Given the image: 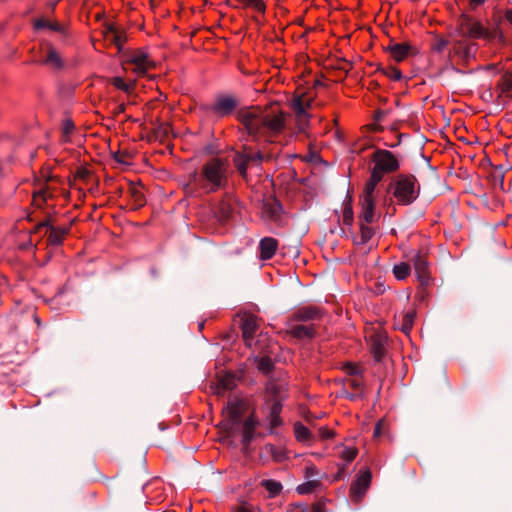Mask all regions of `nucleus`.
<instances>
[{
    "mask_svg": "<svg viewBox=\"0 0 512 512\" xmlns=\"http://www.w3.org/2000/svg\"><path fill=\"white\" fill-rule=\"evenodd\" d=\"M240 119L248 134L255 139L264 137L266 141L273 142L270 138L281 132L284 128L282 113L252 108L243 111Z\"/></svg>",
    "mask_w": 512,
    "mask_h": 512,
    "instance_id": "1",
    "label": "nucleus"
},
{
    "mask_svg": "<svg viewBox=\"0 0 512 512\" xmlns=\"http://www.w3.org/2000/svg\"><path fill=\"white\" fill-rule=\"evenodd\" d=\"M458 37L451 40V52L465 62L476 57L478 46L470 38L492 39L496 36L502 38V34L495 32L492 34L486 30L481 23L473 21L470 18H464L457 30Z\"/></svg>",
    "mask_w": 512,
    "mask_h": 512,
    "instance_id": "2",
    "label": "nucleus"
},
{
    "mask_svg": "<svg viewBox=\"0 0 512 512\" xmlns=\"http://www.w3.org/2000/svg\"><path fill=\"white\" fill-rule=\"evenodd\" d=\"M370 178L366 182L364 192H375L377 185L384 180L386 174L394 173L400 168L398 157L386 149H376L371 155Z\"/></svg>",
    "mask_w": 512,
    "mask_h": 512,
    "instance_id": "3",
    "label": "nucleus"
},
{
    "mask_svg": "<svg viewBox=\"0 0 512 512\" xmlns=\"http://www.w3.org/2000/svg\"><path fill=\"white\" fill-rule=\"evenodd\" d=\"M281 149L278 146L268 148L266 145L261 146L254 151L250 146H244L242 152L238 151L233 156V164L237 172L246 177L248 166L258 167L263 161H270L277 157Z\"/></svg>",
    "mask_w": 512,
    "mask_h": 512,
    "instance_id": "4",
    "label": "nucleus"
},
{
    "mask_svg": "<svg viewBox=\"0 0 512 512\" xmlns=\"http://www.w3.org/2000/svg\"><path fill=\"white\" fill-rule=\"evenodd\" d=\"M232 174L233 169L228 158L213 157L202 167L204 180L216 190L228 188Z\"/></svg>",
    "mask_w": 512,
    "mask_h": 512,
    "instance_id": "5",
    "label": "nucleus"
},
{
    "mask_svg": "<svg viewBox=\"0 0 512 512\" xmlns=\"http://www.w3.org/2000/svg\"><path fill=\"white\" fill-rule=\"evenodd\" d=\"M260 211L263 220L274 223L279 227L284 225L285 213L275 194H263Z\"/></svg>",
    "mask_w": 512,
    "mask_h": 512,
    "instance_id": "6",
    "label": "nucleus"
},
{
    "mask_svg": "<svg viewBox=\"0 0 512 512\" xmlns=\"http://www.w3.org/2000/svg\"><path fill=\"white\" fill-rule=\"evenodd\" d=\"M238 105L239 100L236 96L222 93L216 95L213 103L206 106V110L215 118H224L231 115Z\"/></svg>",
    "mask_w": 512,
    "mask_h": 512,
    "instance_id": "7",
    "label": "nucleus"
},
{
    "mask_svg": "<svg viewBox=\"0 0 512 512\" xmlns=\"http://www.w3.org/2000/svg\"><path fill=\"white\" fill-rule=\"evenodd\" d=\"M433 189V186L421 185L412 174H397L390 177L386 192H420L421 189Z\"/></svg>",
    "mask_w": 512,
    "mask_h": 512,
    "instance_id": "8",
    "label": "nucleus"
},
{
    "mask_svg": "<svg viewBox=\"0 0 512 512\" xmlns=\"http://www.w3.org/2000/svg\"><path fill=\"white\" fill-rule=\"evenodd\" d=\"M258 329L259 324L255 316L248 315L242 320V337L247 347L252 348L253 346H255L253 354H255L256 351H258L259 354L263 352V346L261 345V343L266 340V338L263 335H259V339H257V341L254 342V336L256 335Z\"/></svg>",
    "mask_w": 512,
    "mask_h": 512,
    "instance_id": "9",
    "label": "nucleus"
},
{
    "mask_svg": "<svg viewBox=\"0 0 512 512\" xmlns=\"http://www.w3.org/2000/svg\"><path fill=\"white\" fill-rule=\"evenodd\" d=\"M282 408L283 404L280 403V400L265 401L262 407L263 422L268 428L269 434H276V428L283 424L280 416Z\"/></svg>",
    "mask_w": 512,
    "mask_h": 512,
    "instance_id": "10",
    "label": "nucleus"
},
{
    "mask_svg": "<svg viewBox=\"0 0 512 512\" xmlns=\"http://www.w3.org/2000/svg\"><path fill=\"white\" fill-rule=\"evenodd\" d=\"M33 29L35 32H54L63 39L69 36L68 27L64 23L44 16L34 19Z\"/></svg>",
    "mask_w": 512,
    "mask_h": 512,
    "instance_id": "11",
    "label": "nucleus"
},
{
    "mask_svg": "<svg viewBox=\"0 0 512 512\" xmlns=\"http://www.w3.org/2000/svg\"><path fill=\"white\" fill-rule=\"evenodd\" d=\"M359 205L360 221L365 223H374L377 219L376 199L374 197V194H360Z\"/></svg>",
    "mask_w": 512,
    "mask_h": 512,
    "instance_id": "12",
    "label": "nucleus"
},
{
    "mask_svg": "<svg viewBox=\"0 0 512 512\" xmlns=\"http://www.w3.org/2000/svg\"><path fill=\"white\" fill-rule=\"evenodd\" d=\"M371 479L372 474L368 469L358 475L350 487V496L353 500L360 501L364 497L367 489L370 486Z\"/></svg>",
    "mask_w": 512,
    "mask_h": 512,
    "instance_id": "13",
    "label": "nucleus"
},
{
    "mask_svg": "<svg viewBox=\"0 0 512 512\" xmlns=\"http://www.w3.org/2000/svg\"><path fill=\"white\" fill-rule=\"evenodd\" d=\"M287 387L288 385L284 380L270 379L266 385V392L268 394L266 401L280 400V403L283 404L287 397Z\"/></svg>",
    "mask_w": 512,
    "mask_h": 512,
    "instance_id": "14",
    "label": "nucleus"
},
{
    "mask_svg": "<svg viewBox=\"0 0 512 512\" xmlns=\"http://www.w3.org/2000/svg\"><path fill=\"white\" fill-rule=\"evenodd\" d=\"M370 351L376 361H381L386 354L387 337L381 333H373L368 338Z\"/></svg>",
    "mask_w": 512,
    "mask_h": 512,
    "instance_id": "15",
    "label": "nucleus"
},
{
    "mask_svg": "<svg viewBox=\"0 0 512 512\" xmlns=\"http://www.w3.org/2000/svg\"><path fill=\"white\" fill-rule=\"evenodd\" d=\"M259 425V421L254 415L247 417L241 427V443L243 449H248L251 441L255 437L256 427Z\"/></svg>",
    "mask_w": 512,
    "mask_h": 512,
    "instance_id": "16",
    "label": "nucleus"
},
{
    "mask_svg": "<svg viewBox=\"0 0 512 512\" xmlns=\"http://www.w3.org/2000/svg\"><path fill=\"white\" fill-rule=\"evenodd\" d=\"M413 266L417 275L418 280L422 284H427L429 281V264L425 255L420 252L415 253L412 256Z\"/></svg>",
    "mask_w": 512,
    "mask_h": 512,
    "instance_id": "17",
    "label": "nucleus"
},
{
    "mask_svg": "<svg viewBox=\"0 0 512 512\" xmlns=\"http://www.w3.org/2000/svg\"><path fill=\"white\" fill-rule=\"evenodd\" d=\"M352 202V194H346L341 204L340 210L335 209V213L338 215L339 218L341 217L343 225L348 226L349 228L352 227L354 222Z\"/></svg>",
    "mask_w": 512,
    "mask_h": 512,
    "instance_id": "18",
    "label": "nucleus"
},
{
    "mask_svg": "<svg viewBox=\"0 0 512 512\" xmlns=\"http://www.w3.org/2000/svg\"><path fill=\"white\" fill-rule=\"evenodd\" d=\"M322 314V310L316 306H304L294 311L291 319L294 321H312L320 319Z\"/></svg>",
    "mask_w": 512,
    "mask_h": 512,
    "instance_id": "19",
    "label": "nucleus"
},
{
    "mask_svg": "<svg viewBox=\"0 0 512 512\" xmlns=\"http://www.w3.org/2000/svg\"><path fill=\"white\" fill-rule=\"evenodd\" d=\"M278 248V241L273 237H264L259 242V258L261 260L271 259Z\"/></svg>",
    "mask_w": 512,
    "mask_h": 512,
    "instance_id": "20",
    "label": "nucleus"
},
{
    "mask_svg": "<svg viewBox=\"0 0 512 512\" xmlns=\"http://www.w3.org/2000/svg\"><path fill=\"white\" fill-rule=\"evenodd\" d=\"M291 107L296 116V122L301 132H304L309 125V114L305 111V106L300 100H292Z\"/></svg>",
    "mask_w": 512,
    "mask_h": 512,
    "instance_id": "21",
    "label": "nucleus"
},
{
    "mask_svg": "<svg viewBox=\"0 0 512 512\" xmlns=\"http://www.w3.org/2000/svg\"><path fill=\"white\" fill-rule=\"evenodd\" d=\"M227 420L222 422V425L227 429H233L241 419V406L236 402H229L225 410Z\"/></svg>",
    "mask_w": 512,
    "mask_h": 512,
    "instance_id": "22",
    "label": "nucleus"
},
{
    "mask_svg": "<svg viewBox=\"0 0 512 512\" xmlns=\"http://www.w3.org/2000/svg\"><path fill=\"white\" fill-rule=\"evenodd\" d=\"M130 63L135 66L134 71L138 75H144L151 66L148 55L142 51L135 52L131 55Z\"/></svg>",
    "mask_w": 512,
    "mask_h": 512,
    "instance_id": "23",
    "label": "nucleus"
},
{
    "mask_svg": "<svg viewBox=\"0 0 512 512\" xmlns=\"http://www.w3.org/2000/svg\"><path fill=\"white\" fill-rule=\"evenodd\" d=\"M288 334L297 339H312L316 335V330L313 325L296 324L290 326Z\"/></svg>",
    "mask_w": 512,
    "mask_h": 512,
    "instance_id": "24",
    "label": "nucleus"
},
{
    "mask_svg": "<svg viewBox=\"0 0 512 512\" xmlns=\"http://www.w3.org/2000/svg\"><path fill=\"white\" fill-rule=\"evenodd\" d=\"M43 64L52 68H61L63 66L62 57L59 52L52 46H47L46 57L42 61Z\"/></svg>",
    "mask_w": 512,
    "mask_h": 512,
    "instance_id": "25",
    "label": "nucleus"
},
{
    "mask_svg": "<svg viewBox=\"0 0 512 512\" xmlns=\"http://www.w3.org/2000/svg\"><path fill=\"white\" fill-rule=\"evenodd\" d=\"M357 454L358 450L355 447L345 446L342 448V450L339 453V457L343 459L346 462V464L339 468L340 471L336 475V479L340 478V475L342 472H344L346 465L351 463L356 458Z\"/></svg>",
    "mask_w": 512,
    "mask_h": 512,
    "instance_id": "26",
    "label": "nucleus"
},
{
    "mask_svg": "<svg viewBox=\"0 0 512 512\" xmlns=\"http://www.w3.org/2000/svg\"><path fill=\"white\" fill-rule=\"evenodd\" d=\"M410 49L411 47L407 43H395L389 47L391 56L398 62L408 56Z\"/></svg>",
    "mask_w": 512,
    "mask_h": 512,
    "instance_id": "27",
    "label": "nucleus"
},
{
    "mask_svg": "<svg viewBox=\"0 0 512 512\" xmlns=\"http://www.w3.org/2000/svg\"><path fill=\"white\" fill-rule=\"evenodd\" d=\"M322 488V482L305 480V482L296 487V492L299 495H308L320 491Z\"/></svg>",
    "mask_w": 512,
    "mask_h": 512,
    "instance_id": "28",
    "label": "nucleus"
},
{
    "mask_svg": "<svg viewBox=\"0 0 512 512\" xmlns=\"http://www.w3.org/2000/svg\"><path fill=\"white\" fill-rule=\"evenodd\" d=\"M294 434L297 441L301 443H308L312 439L311 431L301 422H296L294 424Z\"/></svg>",
    "mask_w": 512,
    "mask_h": 512,
    "instance_id": "29",
    "label": "nucleus"
},
{
    "mask_svg": "<svg viewBox=\"0 0 512 512\" xmlns=\"http://www.w3.org/2000/svg\"><path fill=\"white\" fill-rule=\"evenodd\" d=\"M326 477L327 474L321 473L320 470L313 463L306 465L304 469L305 480L322 482V479Z\"/></svg>",
    "mask_w": 512,
    "mask_h": 512,
    "instance_id": "30",
    "label": "nucleus"
},
{
    "mask_svg": "<svg viewBox=\"0 0 512 512\" xmlns=\"http://www.w3.org/2000/svg\"><path fill=\"white\" fill-rule=\"evenodd\" d=\"M368 223L360 221V233L357 238H355V244L364 245L368 243L374 235V230L367 225Z\"/></svg>",
    "mask_w": 512,
    "mask_h": 512,
    "instance_id": "31",
    "label": "nucleus"
},
{
    "mask_svg": "<svg viewBox=\"0 0 512 512\" xmlns=\"http://www.w3.org/2000/svg\"><path fill=\"white\" fill-rule=\"evenodd\" d=\"M254 362L257 365V369L263 374H269L273 367L274 363L272 359L267 355H257L254 357Z\"/></svg>",
    "mask_w": 512,
    "mask_h": 512,
    "instance_id": "32",
    "label": "nucleus"
},
{
    "mask_svg": "<svg viewBox=\"0 0 512 512\" xmlns=\"http://www.w3.org/2000/svg\"><path fill=\"white\" fill-rule=\"evenodd\" d=\"M260 485L268 491L269 497L271 498L279 495L283 489L282 484L273 479L262 480Z\"/></svg>",
    "mask_w": 512,
    "mask_h": 512,
    "instance_id": "33",
    "label": "nucleus"
},
{
    "mask_svg": "<svg viewBox=\"0 0 512 512\" xmlns=\"http://www.w3.org/2000/svg\"><path fill=\"white\" fill-rule=\"evenodd\" d=\"M106 37L110 38L111 42L114 43L119 50L122 49L123 43L125 42V35L123 32H119L114 26L110 25L107 28Z\"/></svg>",
    "mask_w": 512,
    "mask_h": 512,
    "instance_id": "34",
    "label": "nucleus"
},
{
    "mask_svg": "<svg viewBox=\"0 0 512 512\" xmlns=\"http://www.w3.org/2000/svg\"><path fill=\"white\" fill-rule=\"evenodd\" d=\"M66 233H67L66 228L51 227L49 236H48L49 243L52 245H60L63 242L64 236L66 235Z\"/></svg>",
    "mask_w": 512,
    "mask_h": 512,
    "instance_id": "35",
    "label": "nucleus"
},
{
    "mask_svg": "<svg viewBox=\"0 0 512 512\" xmlns=\"http://www.w3.org/2000/svg\"><path fill=\"white\" fill-rule=\"evenodd\" d=\"M411 272V267L409 264L401 262L399 264L394 265L393 274L397 280H404Z\"/></svg>",
    "mask_w": 512,
    "mask_h": 512,
    "instance_id": "36",
    "label": "nucleus"
},
{
    "mask_svg": "<svg viewBox=\"0 0 512 512\" xmlns=\"http://www.w3.org/2000/svg\"><path fill=\"white\" fill-rule=\"evenodd\" d=\"M415 317H416V313L414 310L407 311L404 314L403 320H402V325H401V330L404 333L408 334L411 331L413 324H414Z\"/></svg>",
    "mask_w": 512,
    "mask_h": 512,
    "instance_id": "37",
    "label": "nucleus"
},
{
    "mask_svg": "<svg viewBox=\"0 0 512 512\" xmlns=\"http://www.w3.org/2000/svg\"><path fill=\"white\" fill-rule=\"evenodd\" d=\"M266 454L270 455L276 462H280L284 459V452L274 444H266L264 446Z\"/></svg>",
    "mask_w": 512,
    "mask_h": 512,
    "instance_id": "38",
    "label": "nucleus"
},
{
    "mask_svg": "<svg viewBox=\"0 0 512 512\" xmlns=\"http://www.w3.org/2000/svg\"><path fill=\"white\" fill-rule=\"evenodd\" d=\"M393 198H390L392 203L401 205H409L415 201L417 194H392Z\"/></svg>",
    "mask_w": 512,
    "mask_h": 512,
    "instance_id": "39",
    "label": "nucleus"
},
{
    "mask_svg": "<svg viewBox=\"0 0 512 512\" xmlns=\"http://www.w3.org/2000/svg\"><path fill=\"white\" fill-rule=\"evenodd\" d=\"M342 370L348 376L347 378H353L362 375V369L360 366L347 362L342 366Z\"/></svg>",
    "mask_w": 512,
    "mask_h": 512,
    "instance_id": "40",
    "label": "nucleus"
},
{
    "mask_svg": "<svg viewBox=\"0 0 512 512\" xmlns=\"http://www.w3.org/2000/svg\"><path fill=\"white\" fill-rule=\"evenodd\" d=\"M239 4L245 7H251L258 12H263L265 10V5L263 0H236Z\"/></svg>",
    "mask_w": 512,
    "mask_h": 512,
    "instance_id": "41",
    "label": "nucleus"
},
{
    "mask_svg": "<svg viewBox=\"0 0 512 512\" xmlns=\"http://www.w3.org/2000/svg\"><path fill=\"white\" fill-rule=\"evenodd\" d=\"M345 385L348 386V387H351L355 391L361 393L363 391L362 375L361 376H357V377H353V378H347L345 380Z\"/></svg>",
    "mask_w": 512,
    "mask_h": 512,
    "instance_id": "42",
    "label": "nucleus"
},
{
    "mask_svg": "<svg viewBox=\"0 0 512 512\" xmlns=\"http://www.w3.org/2000/svg\"><path fill=\"white\" fill-rule=\"evenodd\" d=\"M54 194H32V202L37 207H41L42 203H46L48 200H51L53 198Z\"/></svg>",
    "mask_w": 512,
    "mask_h": 512,
    "instance_id": "43",
    "label": "nucleus"
},
{
    "mask_svg": "<svg viewBox=\"0 0 512 512\" xmlns=\"http://www.w3.org/2000/svg\"><path fill=\"white\" fill-rule=\"evenodd\" d=\"M449 44L451 45V41H448L444 38H437L432 44V49L438 53H441Z\"/></svg>",
    "mask_w": 512,
    "mask_h": 512,
    "instance_id": "44",
    "label": "nucleus"
},
{
    "mask_svg": "<svg viewBox=\"0 0 512 512\" xmlns=\"http://www.w3.org/2000/svg\"><path fill=\"white\" fill-rule=\"evenodd\" d=\"M384 74L392 80L398 81L402 78V73L395 67H389L384 70Z\"/></svg>",
    "mask_w": 512,
    "mask_h": 512,
    "instance_id": "45",
    "label": "nucleus"
},
{
    "mask_svg": "<svg viewBox=\"0 0 512 512\" xmlns=\"http://www.w3.org/2000/svg\"><path fill=\"white\" fill-rule=\"evenodd\" d=\"M475 195L477 196L478 203L486 205L489 209H494V207L500 203V201L497 200L495 205H491V206L488 205V203H487L488 197L494 196L495 194H475Z\"/></svg>",
    "mask_w": 512,
    "mask_h": 512,
    "instance_id": "46",
    "label": "nucleus"
},
{
    "mask_svg": "<svg viewBox=\"0 0 512 512\" xmlns=\"http://www.w3.org/2000/svg\"><path fill=\"white\" fill-rule=\"evenodd\" d=\"M113 85L122 91L128 92L130 89V86L125 83V81L120 77H115L113 79Z\"/></svg>",
    "mask_w": 512,
    "mask_h": 512,
    "instance_id": "47",
    "label": "nucleus"
},
{
    "mask_svg": "<svg viewBox=\"0 0 512 512\" xmlns=\"http://www.w3.org/2000/svg\"><path fill=\"white\" fill-rule=\"evenodd\" d=\"M74 129V124L70 120H66L63 123V134L67 137Z\"/></svg>",
    "mask_w": 512,
    "mask_h": 512,
    "instance_id": "48",
    "label": "nucleus"
},
{
    "mask_svg": "<svg viewBox=\"0 0 512 512\" xmlns=\"http://www.w3.org/2000/svg\"><path fill=\"white\" fill-rule=\"evenodd\" d=\"M293 100H300L304 104L306 112L311 107L312 102H313V100L311 98H307L305 96H297V97L293 98Z\"/></svg>",
    "mask_w": 512,
    "mask_h": 512,
    "instance_id": "49",
    "label": "nucleus"
},
{
    "mask_svg": "<svg viewBox=\"0 0 512 512\" xmlns=\"http://www.w3.org/2000/svg\"><path fill=\"white\" fill-rule=\"evenodd\" d=\"M319 435L323 439H329V438H331L333 436V432L330 429H328V428L321 427L319 429Z\"/></svg>",
    "mask_w": 512,
    "mask_h": 512,
    "instance_id": "50",
    "label": "nucleus"
},
{
    "mask_svg": "<svg viewBox=\"0 0 512 512\" xmlns=\"http://www.w3.org/2000/svg\"><path fill=\"white\" fill-rule=\"evenodd\" d=\"M427 180L436 184H440V179L434 170H430L427 174Z\"/></svg>",
    "mask_w": 512,
    "mask_h": 512,
    "instance_id": "51",
    "label": "nucleus"
},
{
    "mask_svg": "<svg viewBox=\"0 0 512 512\" xmlns=\"http://www.w3.org/2000/svg\"><path fill=\"white\" fill-rule=\"evenodd\" d=\"M234 512H255V511H254V507L252 505L245 503V504L238 506Z\"/></svg>",
    "mask_w": 512,
    "mask_h": 512,
    "instance_id": "52",
    "label": "nucleus"
},
{
    "mask_svg": "<svg viewBox=\"0 0 512 512\" xmlns=\"http://www.w3.org/2000/svg\"><path fill=\"white\" fill-rule=\"evenodd\" d=\"M485 0H469V5L472 8H477L484 3Z\"/></svg>",
    "mask_w": 512,
    "mask_h": 512,
    "instance_id": "53",
    "label": "nucleus"
},
{
    "mask_svg": "<svg viewBox=\"0 0 512 512\" xmlns=\"http://www.w3.org/2000/svg\"><path fill=\"white\" fill-rule=\"evenodd\" d=\"M505 19L512 25V9L506 11Z\"/></svg>",
    "mask_w": 512,
    "mask_h": 512,
    "instance_id": "54",
    "label": "nucleus"
},
{
    "mask_svg": "<svg viewBox=\"0 0 512 512\" xmlns=\"http://www.w3.org/2000/svg\"><path fill=\"white\" fill-rule=\"evenodd\" d=\"M114 158H115V160H116L117 162H119V163H127V162L124 160V158H123L121 155H119V154H116V155L114 156Z\"/></svg>",
    "mask_w": 512,
    "mask_h": 512,
    "instance_id": "55",
    "label": "nucleus"
},
{
    "mask_svg": "<svg viewBox=\"0 0 512 512\" xmlns=\"http://www.w3.org/2000/svg\"><path fill=\"white\" fill-rule=\"evenodd\" d=\"M380 423H378L374 429V436L380 435Z\"/></svg>",
    "mask_w": 512,
    "mask_h": 512,
    "instance_id": "56",
    "label": "nucleus"
},
{
    "mask_svg": "<svg viewBox=\"0 0 512 512\" xmlns=\"http://www.w3.org/2000/svg\"><path fill=\"white\" fill-rule=\"evenodd\" d=\"M136 196H143V193H140V194H135ZM138 201L140 202L139 205H142V202L144 201V199L142 197H140V199H138Z\"/></svg>",
    "mask_w": 512,
    "mask_h": 512,
    "instance_id": "57",
    "label": "nucleus"
},
{
    "mask_svg": "<svg viewBox=\"0 0 512 512\" xmlns=\"http://www.w3.org/2000/svg\"><path fill=\"white\" fill-rule=\"evenodd\" d=\"M357 396H358L357 394H350V395H349V398H350V399H352V400H354V399H356V398H357Z\"/></svg>",
    "mask_w": 512,
    "mask_h": 512,
    "instance_id": "58",
    "label": "nucleus"
},
{
    "mask_svg": "<svg viewBox=\"0 0 512 512\" xmlns=\"http://www.w3.org/2000/svg\"><path fill=\"white\" fill-rule=\"evenodd\" d=\"M37 192L42 193V192H46V191L44 189H39Z\"/></svg>",
    "mask_w": 512,
    "mask_h": 512,
    "instance_id": "59",
    "label": "nucleus"
},
{
    "mask_svg": "<svg viewBox=\"0 0 512 512\" xmlns=\"http://www.w3.org/2000/svg\"><path fill=\"white\" fill-rule=\"evenodd\" d=\"M508 89H512V84H511V85H508Z\"/></svg>",
    "mask_w": 512,
    "mask_h": 512,
    "instance_id": "60",
    "label": "nucleus"
}]
</instances>
